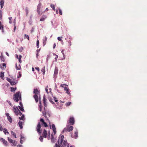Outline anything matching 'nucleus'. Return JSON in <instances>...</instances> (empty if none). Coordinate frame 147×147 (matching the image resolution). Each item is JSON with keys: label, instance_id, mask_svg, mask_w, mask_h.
Here are the masks:
<instances>
[{"label": "nucleus", "instance_id": "obj_63", "mask_svg": "<svg viewBox=\"0 0 147 147\" xmlns=\"http://www.w3.org/2000/svg\"><path fill=\"white\" fill-rule=\"evenodd\" d=\"M2 65L3 67H5L6 66V64L5 63H3Z\"/></svg>", "mask_w": 147, "mask_h": 147}, {"label": "nucleus", "instance_id": "obj_53", "mask_svg": "<svg viewBox=\"0 0 147 147\" xmlns=\"http://www.w3.org/2000/svg\"><path fill=\"white\" fill-rule=\"evenodd\" d=\"M54 100L56 102H57L58 101V100L57 99V98L55 97H54Z\"/></svg>", "mask_w": 147, "mask_h": 147}, {"label": "nucleus", "instance_id": "obj_50", "mask_svg": "<svg viewBox=\"0 0 147 147\" xmlns=\"http://www.w3.org/2000/svg\"><path fill=\"white\" fill-rule=\"evenodd\" d=\"M59 14L62 15V13L61 10L59 8Z\"/></svg>", "mask_w": 147, "mask_h": 147}, {"label": "nucleus", "instance_id": "obj_60", "mask_svg": "<svg viewBox=\"0 0 147 147\" xmlns=\"http://www.w3.org/2000/svg\"><path fill=\"white\" fill-rule=\"evenodd\" d=\"M19 104L20 105V106H23V105H22V103L21 102H20Z\"/></svg>", "mask_w": 147, "mask_h": 147}, {"label": "nucleus", "instance_id": "obj_62", "mask_svg": "<svg viewBox=\"0 0 147 147\" xmlns=\"http://www.w3.org/2000/svg\"><path fill=\"white\" fill-rule=\"evenodd\" d=\"M19 99H20V100H22V99H21V95L20 94V96H19Z\"/></svg>", "mask_w": 147, "mask_h": 147}, {"label": "nucleus", "instance_id": "obj_57", "mask_svg": "<svg viewBox=\"0 0 147 147\" xmlns=\"http://www.w3.org/2000/svg\"><path fill=\"white\" fill-rule=\"evenodd\" d=\"M35 69H36L38 71H39L40 69L38 67H35Z\"/></svg>", "mask_w": 147, "mask_h": 147}, {"label": "nucleus", "instance_id": "obj_61", "mask_svg": "<svg viewBox=\"0 0 147 147\" xmlns=\"http://www.w3.org/2000/svg\"><path fill=\"white\" fill-rule=\"evenodd\" d=\"M1 12V11L0 10V18H1L2 17Z\"/></svg>", "mask_w": 147, "mask_h": 147}, {"label": "nucleus", "instance_id": "obj_25", "mask_svg": "<svg viewBox=\"0 0 147 147\" xmlns=\"http://www.w3.org/2000/svg\"><path fill=\"white\" fill-rule=\"evenodd\" d=\"M41 71L43 72V74L44 75L45 72V66L43 67L41 70Z\"/></svg>", "mask_w": 147, "mask_h": 147}, {"label": "nucleus", "instance_id": "obj_56", "mask_svg": "<svg viewBox=\"0 0 147 147\" xmlns=\"http://www.w3.org/2000/svg\"><path fill=\"white\" fill-rule=\"evenodd\" d=\"M18 115H19L20 116L21 115H22V113L19 111H18Z\"/></svg>", "mask_w": 147, "mask_h": 147}, {"label": "nucleus", "instance_id": "obj_42", "mask_svg": "<svg viewBox=\"0 0 147 147\" xmlns=\"http://www.w3.org/2000/svg\"><path fill=\"white\" fill-rule=\"evenodd\" d=\"M58 73V70L57 69H55L54 74L56 75Z\"/></svg>", "mask_w": 147, "mask_h": 147}, {"label": "nucleus", "instance_id": "obj_35", "mask_svg": "<svg viewBox=\"0 0 147 147\" xmlns=\"http://www.w3.org/2000/svg\"><path fill=\"white\" fill-rule=\"evenodd\" d=\"M26 12V16L28 15V9L27 7H26L25 8Z\"/></svg>", "mask_w": 147, "mask_h": 147}, {"label": "nucleus", "instance_id": "obj_18", "mask_svg": "<svg viewBox=\"0 0 147 147\" xmlns=\"http://www.w3.org/2000/svg\"><path fill=\"white\" fill-rule=\"evenodd\" d=\"M47 40V38L46 36L43 39V46H44L46 45Z\"/></svg>", "mask_w": 147, "mask_h": 147}, {"label": "nucleus", "instance_id": "obj_47", "mask_svg": "<svg viewBox=\"0 0 147 147\" xmlns=\"http://www.w3.org/2000/svg\"><path fill=\"white\" fill-rule=\"evenodd\" d=\"M62 37H58L57 38L58 40L59 41H62V40L61 39V38H62Z\"/></svg>", "mask_w": 147, "mask_h": 147}, {"label": "nucleus", "instance_id": "obj_6", "mask_svg": "<svg viewBox=\"0 0 147 147\" xmlns=\"http://www.w3.org/2000/svg\"><path fill=\"white\" fill-rule=\"evenodd\" d=\"M36 130L39 135H40L41 133V124L40 123L38 122L36 127Z\"/></svg>", "mask_w": 147, "mask_h": 147}, {"label": "nucleus", "instance_id": "obj_38", "mask_svg": "<svg viewBox=\"0 0 147 147\" xmlns=\"http://www.w3.org/2000/svg\"><path fill=\"white\" fill-rule=\"evenodd\" d=\"M10 83V84L12 85H14L16 84L15 82L12 80Z\"/></svg>", "mask_w": 147, "mask_h": 147}, {"label": "nucleus", "instance_id": "obj_41", "mask_svg": "<svg viewBox=\"0 0 147 147\" xmlns=\"http://www.w3.org/2000/svg\"><path fill=\"white\" fill-rule=\"evenodd\" d=\"M11 91L12 92H14L15 91L16 89V88H14L13 87H11Z\"/></svg>", "mask_w": 147, "mask_h": 147}, {"label": "nucleus", "instance_id": "obj_55", "mask_svg": "<svg viewBox=\"0 0 147 147\" xmlns=\"http://www.w3.org/2000/svg\"><path fill=\"white\" fill-rule=\"evenodd\" d=\"M3 129V128L2 127V126L0 124V130L1 131H2Z\"/></svg>", "mask_w": 147, "mask_h": 147}, {"label": "nucleus", "instance_id": "obj_1", "mask_svg": "<svg viewBox=\"0 0 147 147\" xmlns=\"http://www.w3.org/2000/svg\"><path fill=\"white\" fill-rule=\"evenodd\" d=\"M64 136L61 135L60 136L58 140V142L59 144L60 141L61 147H69V144L67 143L66 140H64Z\"/></svg>", "mask_w": 147, "mask_h": 147}, {"label": "nucleus", "instance_id": "obj_31", "mask_svg": "<svg viewBox=\"0 0 147 147\" xmlns=\"http://www.w3.org/2000/svg\"><path fill=\"white\" fill-rule=\"evenodd\" d=\"M11 134L12 135H13V136H14L15 138H16V134L13 131H11Z\"/></svg>", "mask_w": 147, "mask_h": 147}, {"label": "nucleus", "instance_id": "obj_21", "mask_svg": "<svg viewBox=\"0 0 147 147\" xmlns=\"http://www.w3.org/2000/svg\"><path fill=\"white\" fill-rule=\"evenodd\" d=\"M3 132L5 134H9V132H8L7 129L6 128L3 129Z\"/></svg>", "mask_w": 147, "mask_h": 147}, {"label": "nucleus", "instance_id": "obj_14", "mask_svg": "<svg viewBox=\"0 0 147 147\" xmlns=\"http://www.w3.org/2000/svg\"><path fill=\"white\" fill-rule=\"evenodd\" d=\"M0 140L3 143L5 146L7 145V141L5 140L3 138H1L0 139Z\"/></svg>", "mask_w": 147, "mask_h": 147}, {"label": "nucleus", "instance_id": "obj_22", "mask_svg": "<svg viewBox=\"0 0 147 147\" xmlns=\"http://www.w3.org/2000/svg\"><path fill=\"white\" fill-rule=\"evenodd\" d=\"M16 69L18 70H20L21 68V66L20 64H19L18 66H17V64H16Z\"/></svg>", "mask_w": 147, "mask_h": 147}, {"label": "nucleus", "instance_id": "obj_13", "mask_svg": "<svg viewBox=\"0 0 147 147\" xmlns=\"http://www.w3.org/2000/svg\"><path fill=\"white\" fill-rule=\"evenodd\" d=\"M60 102H59L57 103V105L59 107H58L59 109L61 108L62 107L63 105V104H62V103H63V102H63L61 100H60Z\"/></svg>", "mask_w": 147, "mask_h": 147}, {"label": "nucleus", "instance_id": "obj_33", "mask_svg": "<svg viewBox=\"0 0 147 147\" xmlns=\"http://www.w3.org/2000/svg\"><path fill=\"white\" fill-rule=\"evenodd\" d=\"M53 55L55 56V61H57V59L58 58V56L55 54H54Z\"/></svg>", "mask_w": 147, "mask_h": 147}, {"label": "nucleus", "instance_id": "obj_37", "mask_svg": "<svg viewBox=\"0 0 147 147\" xmlns=\"http://www.w3.org/2000/svg\"><path fill=\"white\" fill-rule=\"evenodd\" d=\"M24 38H27L28 40H29V37L28 35L25 34L24 35Z\"/></svg>", "mask_w": 147, "mask_h": 147}, {"label": "nucleus", "instance_id": "obj_52", "mask_svg": "<svg viewBox=\"0 0 147 147\" xmlns=\"http://www.w3.org/2000/svg\"><path fill=\"white\" fill-rule=\"evenodd\" d=\"M64 50H62L61 51V52L63 54V57H64V59H65V57H64Z\"/></svg>", "mask_w": 147, "mask_h": 147}, {"label": "nucleus", "instance_id": "obj_26", "mask_svg": "<svg viewBox=\"0 0 147 147\" xmlns=\"http://www.w3.org/2000/svg\"><path fill=\"white\" fill-rule=\"evenodd\" d=\"M12 143V145L13 146H16L17 145V142L15 141V140H13Z\"/></svg>", "mask_w": 147, "mask_h": 147}, {"label": "nucleus", "instance_id": "obj_27", "mask_svg": "<svg viewBox=\"0 0 147 147\" xmlns=\"http://www.w3.org/2000/svg\"><path fill=\"white\" fill-rule=\"evenodd\" d=\"M19 107L20 110L22 111H24V109L23 108V107L22 106H19Z\"/></svg>", "mask_w": 147, "mask_h": 147}, {"label": "nucleus", "instance_id": "obj_16", "mask_svg": "<svg viewBox=\"0 0 147 147\" xmlns=\"http://www.w3.org/2000/svg\"><path fill=\"white\" fill-rule=\"evenodd\" d=\"M46 100H47V99L45 97V96L44 95L43 96V101L44 105L45 107H46L47 106V105L46 104Z\"/></svg>", "mask_w": 147, "mask_h": 147}, {"label": "nucleus", "instance_id": "obj_32", "mask_svg": "<svg viewBox=\"0 0 147 147\" xmlns=\"http://www.w3.org/2000/svg\"><path fill=\"white\" fill-rule=\"evenodd\" d=\"M39 41L38 40H37L36 41V47L37 48L39 47Z\"/></svg>", "mask_w": 147, "mask_h": 147}, {"label": "nucleus", "instance_id": "obj_46", "mask_svg": "<svg viewBox=\"0 0 147 147\" xmlns=\"http://www.w3.org/2000/svg\"><path fill=\"white\" fill-rule=\"evenodd\" d=\"M71 104V102H67L66 103L65 105L66 106H69Z\"/></svg>", "mask_w": 147, "mask_h": 147}, {"label": "nucleus", "instance_id": "obj_8", "mask_svg": "<svg viewBox=\"0 0 147 147\" xmlns=\"http://www.w3.org/2000/svg\"><path fill=\"white\" fill-rule=\"evenodd\" d=\"M50 128L52 129L54 134H55L56 133V128L55 125L53 124L51 125H51H50Z\"/></svg>", "mask_w": 147, "mask_h": 147}, {"label": "nucleus", "instance_id": "obj_40", "mask_svg": "<svg viewBox=\"0 0 147 147\" xmlns=\"http://www.w3.org/2000/svg\"><path fill=\"white\" fill-rule=\"evenodd\" d=\"M4 76V74L3 73H1V74L0 76V77L3 80V77Z\"/></svg>", "mask_w": 147, "mask_h": 147}, {"label": "nucleus", "instance_id": "obj_59", "mask_svg": "<svg viewBox=\"0 0 147 147\" xmlns=\"http://www.w3.org/2000/svg\"><path fill=\"white\" fill-rule=\"evenodd\" d=\"M22 137L21 138V140H20V143H21V144H22L23 143V141L22 140Z\"/></svg>", "mask_w": 147, "mask_h": 147}, {"label": "nucleus", "instance_id": "obj_23", "mask_svg": "<svg viewBox=\"0 0 147 147\" xmlns=\"http://www.w3.org/2000/svg\"><path fill=\"white\" fill-rule=\"evenodd\" d=\"M45 109V108H44ZM42 113L43 115L46 118L47 117V113L46 111L45 110V109L44 111H42Z\"/></svg>", "mask_w": 147, "mask_h": 147}, {"label": "nucleus", "instance_id": "obj_51", "mask_svg": "<svg viewBox=\"0 0 147 147\" xmlns=\"http://www.w3.org/2000/svg\"><path fill=\"white\" fill-rule=\"evenodd\" d=\"M45 89V91H46V92L47 93V94H48L49 93V92H48V86H47L46 87Z\"/></svg>", "mask_w": 147, "mask_h": 147}, {"label": "nucleus", "instance_id": "obj_10", "mask_svg": "<svg viewBox=\"0 0 147 147\" xmlns=\"http://www.w3.org/2000/svg\"><path fill=\"white\" fill-rule=\"evenodd\" d=\"M13 110L14 112L15 113L16 115H18V111H19L20 110L17 107L16 108L15 106H14L13 107Z\"/></svg>", "mask_w": 147, "mask_h": 147}, {"label": "nucleus", "instance_id": "obj_5", "mask_svg": "<svg viewBox=\"0 0 147 147\" xmlns=\"http://www.w3.org/2000/svg\"><path fill=\"white\" fill-rule=\"evenodd\" d=\"M20 96V92H16L14 95L13 97L14 100L16 102H18L19 101V98Z\"/></svg>", "mask_w": 147, "mask_h": 147}, {"label": "nucleus", "instance_id": "obj_9", "mask_svg": "<svg viewBox=\"0 0 147 147\" xmlns=\"http://www.w3.org/2000/svg\"><path fill=\"white\" fill-rule=\"evenodd\" d=\"M72 138L76 139L78 137V131L77 130L74 131V134H72L71 135Z\"/></svg>", "mask_w": 147, "mask_h": 147}, {"label": "nucleus", "instance_id": "obj_43", "mask_svg": "<svg viewBox=\"0 0 147 147\" xmlns=\"http://www.w3.org/2000/svg\"><path fill=\"white\" fill-rule=\"evenodd\" d=\"M43 136H41L39 138V140L41 142H42L43 141Z\"/></svg>", "mask_w": 147, "mask_h": 147}, {"label": "nucleus", "instance_id": "obj_24", "mask_svg": "<svg viewBox=\"0 0 147 147\" xmlns=\"http://www.w3.org/2000/svg\"><path fill=\"white\" fill-rule=\"evenodd\" d=\"M22 123V122L20 121L18 123L21 129H22L23 128Z\"/></svg>", "mask_w": 147, "mask_h": 147}, {"label": "nucleus", "instance_id": "obj_28", "mask_svg": "<svg viewBox=\"0 0 147 147\" xmlns=\"http://www.w3.org/2000/svg\"><path fill=\"white\" fill-rule=\"evenodd\" d=\"M22 57V56L21 55H20L19 57L18 58V60L19 61V62L20 63H22V61L21 60V58Z\"/></svg>", "mask_w": 147, "mask_h": 147}, {"label": "nucleus", "instance_id": "obj_29", "mask_svg": "<svg viewBox=\"0 0 147 147\" xmlns=\"http://www.w3.org/2000/svg\"><path fill=\"white\" fill-rule=\"evenodd\" d=\"M51 7L53 8V10L54 11L55 10V7L54 5L53 4H51Z\"/></svg>", "mask_w": 147, "mask_h": 147}, {"label": "nucleus", "instance_id": "obj_15", "mask_svg": "<svg viewBox=\"0 0 147 147\" xmlns=\"http://www.w3.org/2000/svg\"><path fill=\"white\" fill-rule=\"evenodd\" d=\"M4 0H1L0 1V5L1 6V8L2 9L4 5Z\"/></svg>", "mask_w": 147, "mask_h": 147}, {"label": "nucleus", "instance_id": "obj_3", "mask_svg": "<svg viewBox=\"0 0 147 147\" xmlns=\"http://www.w3.org/2000/svg\"><path fill=\"white\" fill-rule=\"evenodd\" d=\"M69 123H67V125L66 127H65L63 130L64 132H70L72 131L73 129V127Z\"/></svg>", "mask_w": 147, "mask_h": 147}, {"label": "nucleus", "instance_id": "obj_48", "mask_svg": "<svg viewBox=\"0 0 147 147\" xmlns=\"http://www.w3.org/2000/svg\"><path fill=\"white\" fill-rule=\"evenodd\" d=\"M64 86H68V85H66V84H61L60 85V86L61 87H62L63 88H64Z\"/></svg>", "mask_w": 147, "mask_h": 147}, {"label": "nucleus", "instance_id": "obj_64", "mask_svg": "<svg viewBox=\"0 0 147 147\" xmlns=\"http://www.w3.org/2000/svg\"><path fill=\"white\" fill-rule=\"evenodd\" d=\"M22 145H18L17 146V147H22Z\"/></svg>", "mask_w": 147, "mask_h": 147}, {"label": "nucleus", "instance_id": "obj_17", "mask_svg": "<svg viewBox=\"0 0 147 147\" xmlns=\"http://www.w3.org/2000/svg\"><path fill=\"white\" fill-rule=\"evenodd\" d=\"M46 18V16L45 15H42L41 18L40 19V20L41 21H43Z\"/></svg>", "mask_w": 147, "mask_h": 147}, {"label": "nucleus", "instance_id": "obj_44", "mask_svg": "<svg viewBox=\"0 0 147 147\" xmlns=\"http://www.w3.org/2000/svg\"><path fill=\"white\" fill-rule=\"evenodd\" d=\"M24 117V115H22V116L21 117H19V119L20 120H23V119Z\"/></svg>", "mask_w": 147, "mask_h": 147}, {"label": "nucleus", "instance_id": "obj_19", "mask_svg": "<svg viewBox=\"0 0 147 147\" xmlns=\"http://www.w3.org/2000/svg\"><path fill=\"white\" fill-rule=\"evenodd\" d=\"M64 90L65 91L66 93L68 94H70V92L69 91V89L67 88V87H64Z\"/></svg>", "mask_w": 147, "mask_h": 147}, {"label": "nucleus", "instance_id": "obj_54", "mask_svg": "<svg viewBox=\"0 0 147 147\" xmlns=\"http://www.w3.org/2000/svg\"><path fill=\"white\" fill-rule=\"evenodd\" d=\"M7 81L8 82H11V79L10 78H7Z\"/></svg>", "mask_w": 147, "mask_h": 147}, {"label": "nucleus", "instance_id": "obj_12", "mask_svg": "<svg viewBox=\"0 0 147 147\" xmlns=\"http://www.w3.org/2000/svg\"><path fill=\"white\" fill-rule=\"evenodd\" d=\"M42 135L43 137L45 138H46L47 137V132L46 130L45 129H44L43 130Z\"/></svg>", "mask_w": 147, "mask_h": 147}, {"label": "nucleus", "instance_id": "obj_7", "mask_svg": "<svg viewBox=\"0 0 147 147\" xmlns=\"http://www.w3.org/2000/svg\"><path fill=\"white\" fill-rule=\"evenodd\" d=\"M74 118L73 117H71L69 119V122H67V123H69V124L71 125H73L74 124Z\"/></svg>", "mask_w": 147, "mask_h": 147}, {"label": "nucleus", "instance_id": "obj_34", "mask_svg": "<svg viewBox=\"0 0 147 147\" xmlns=\"http://www.w3.org/2000/svg\"><path fill=\"white\" fill-rule=\"evenodd\" d=\"M13 23H14V31L15 32L16 28V21L15 20L14 21V22H13Z\"/></svg>", "mask_w": 147, "mask_h": 147}, {"label": "nucleus", "instance_id": "obj_39", "mask_svg": "<svg viewBox=\"0 0 147 147\" xmlns=\"http://www.w3.org/2000/svg\"><path fill=\"white\" fill-rule=\"evenodd\" d=\"M40 121L42 122V125H43V124L44 123H45V121L42 118H41L40 119Z\"/></svg>", "mask_w": 147, "mask_h": 147}, {"label": "nucleus", "instance_id": "obj_49", "mask_svg": "<svg viewBox=\"0 0 147 147\" xmlns=\"http://www.w3.org/2000/svg\"><path fill=\"white\" fill-rule=\"evenodd\" d=\"M43 125L45 127H47L48 126L47 124V123L46 122L44 123L43 124Z\"/></svg>", "mask_w": 147, "mask_h": 147}, {"label": "nucleus", "instance_id": "obj_30", "mask_svg": "<svg viewBox=\"0 0 147 147\" xmlns=\"http://www.w3.org/2000/svg\"><path fill=\"white\" fill-rule=\"evenodd\" d=\"M8 140L9 141V142L10 143H12V142H13V140H12V139H10L9 137H8Z\"/></svg>", "mask_w": 147, "mask_h": 147}, {"label": "nucleus", "instance_id": "obj_20", "mask_svg": "<svg viewBox=\"0 0 147 147\" xmlns=\"http://www.w3.org/2000/svg\"><path fill=\"white\" fill-rule=\"evenodd\" d=\"M3 28V26L1 22H0V30H2L3 32H4Z\"/></svg>", "mask_w": 147, "mask_h": 147}, {"label": "nucleus", "instance_id": "obj_4", "mask_svg": "<svg viewBox=\"0 0 147 147\" xmlns=\"http://www.w3.org/2000/svg\"><path fill=\"white\" fill-rule=\"evenodd\" d=\"M37 12L39 16H40L42 14V12H41V3H39L37 6Z\"/></svg>", "mask_w": 147, "mask_h": 147}, {"label": "nucleus", "instance_id": "obj_36", "mask_svg": "<svg viewBox=\"0 0 147 147\" xmlns=\"http://www.w3.org/2000/svg\"><path fill=\"white\" fill-rule=\"evenodd\" d=\"M9 23L10 24H11L12 22V18L11 17H9Z\"/></svg>", "mask_w": 147, "mask_h": 147}, {"label": "nucleus", "instance_id": "obj_45", "mask_svg": "<svg viewBox=\"0 0 147 147\" xmlns=\"http://www.w3.org/2000/svg\"><path fill=\"white\" fill-rule=\"evenodd\" d=\"M49 101L51 102V103H52V104H54V102H53V101H52V99L51 98H49Z\"/></svg>", "mask_w": 147, "mask_h": 147}, {"label": "nucleus", "instance_id": "obj_11", "mask_svg": "<svg viewBox=\"0 0 147 147\" xmlns=\"http://www.w3.org/2000/svg\"><path fill=\"white\" fill-rule=\"evenodd\" d=\"M6 115L7 116V119L10 123L12 122V119L11 117L9 115L8 113H6Z\"/></svg>", "mask_w": 147, "mask_h": 147}, {"label": "nucleus", "instance_id": "obj_2", "mask_svg": "<svg viewBox=\"0 0 147 147\" xmlns=\"http://www.w3.org/2000/svg\"><path fill=\"white\" fill-rule=\"evenodd\" d=\"M33 93L34 94L33 96V97L35 100L36 102L37 103L38 101V95L40 96V90H38L37 88L34 89Z\"/></svg>", "mask_w": 147, "mask_h": 147}, {"label": "nucleus", "instance_id": "obj_58", "mask_svg": "<svg viewBox=\"0 0 147 147\" xmlns=\"http://www.w3.org/2000/svg\"><path fill=\"white\" fill-rule=\"evenodd\" d=\"M37 53L36 54V57H37V58H38V51H37Z\"/></svg>", "mask_w": 147, "mask_h": 147}]
</instances>
